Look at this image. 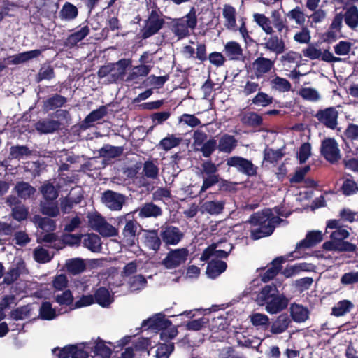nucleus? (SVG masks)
<instances>
[{
  "label": "nucleus",
  "instance_id": "nucleus-1",
  "mask_svg": "<svg viewBox=\"0 0 358 358\" xmlns=\"http://www.w3.org/2000/svg\"><path fill=\"white\" fill-rule=\"evenodd\" d=\"M329 229H333L330 233V240L323 243V248L327 251L335 252H355L357 245L345 241L350 236V231L343 227L341 220H329L327 221L325 229L329 233Z\"/></svg>",
  "mask_w": 358,
  "mask_h": 358
},
{
  "label": "nucleus",
  "instance_id": "nucleus-2",
  "mask_svg": "<svg viewBox=\"0 0 358 358\" xmlns=\"http://www.w3.org/2000/svg\"><path fill=\"white\" fill-rule=\"evenodd\" d=\"M279 213L276 210L265 209L252 215L250 222L258 227L251 231V236L253 239H259L270 236L274 231L275 227L282 221L276 216Z\"/></svg>",
  "mask_w": 358,
  "mask_h": 358
},
{
  "label": "nucleus",
  "instance_id": "nucleus-3",
  "mask_svg": "<svg viewBox=\"0 0 358 358\" xmlns=\"http://www.w3.org/2000/svg\"><path fill=\"white\" fill-rule=\"evenodd\" d=\"M253 21L262 29V31L269 37L264 38V42L262 46L270 52L276 55L285 52L287 49L285 41L282 38L278 35H274V30L271 26V21L269 17L262 13H254L252 15Z\"/></svg>",
  "mask_w": 358,
  "mask_h": 358
},
{
  "label": "nucleus",
  "instance_id": "nucleus-4",
  "mask_svg": "<svg viewBox=\"0 0 358 358\" xmlns=\"http://www.w3.org/2000/svg\"><path fill=\"white\" fill-rule=\"evenodd\" d=\"M196 24V11L194 8H192L185 16L173 22L172 31L179 38H182L187 36L189 29H194Z\"/></svg>",
  "mask_w": 358,
  "mask_h": 358
},
{
  "label": "nucleus",
  "instance_id": "nucleus-5",
  "mask_svg": "<svg viewBox=\"0 0 358 358\" xmlns=\"http://www.w3.org/2000/svg\"><path fill=\"white\" fill-rule=\"evenodd\" d=\"M189 257L187 248L171 250L162 259L161 264L166 269H175L185 264Z\"/></svg>",
  "mask_w": 358,
  "mask_h": 358
},
{
  "label": "nucleus",
  "instance_id": "nucleus-6",
  "mask_svg": "<svg viewBox=\"0 0 358 358\" xmlns=\"http://www.w3.org/2000/svg\"><path fill=\"white\" fill-rule=\"evenodd\" d=\"M232 248V245L225 240L213 243L203 251L201 260L206 261L211 257H227Z\"/></svg>",
  "mask_w": 358,
  "mask_h": 358
},
{
  "label": "nucleus",
  "instance_id": "nucleus-7",
  "mask_svg": "<svg viewBox=\"0 0 358 358\" xmlns=\"http://www.w3.org/2000/svg\"><path fill=\"white\" fill-rule=\"evenodd\" d=\"M28 273V269L26 267L25 262L22 258H15L11 266L5 273L3 282L10 285L18 279L21 275Z\"/></svg>",
  "mask_w": 358,
  "mask_h": 358
},
{
  "label": "nucleus",
  "instance_id": "nucleus-8",
  "mask_svg": "<svg viewBox=\"0 0 358 358\" xmlns=\"http://www.w3.org/2000/svg\"><path fill=\"white\" fill-rule=\"evenodd\" d=\"M320 152L325 159L331 163H334L341 158L338 145L332 138H327L322 141Z\"/></svg>",
  "mask_w": 358,
  "mask_h": 358
},
{
  "label": "nucleus",
  "instance_id": "nucleus-9",
  "mask_svg": "<svg viewBox=\"0 0 358 358\" xmlns=\"http://www.w3.org/2000/svg\"><path fill=\"white\" fill-rule=\"evenodd\" d=\"M227 164L248 176H255L257 173V167L250 161L241 157H229L227 160Z\"/></svg>",
  "mask_w": 358,
  "mask_h": 358
},
{
  "label": "nucleus",
  "instance_id": "nucleus-10",
  "mask_svg": "<svg viewBox=\"0 0 358 358\" xmlns=\"http://www.w3.org/2000/svg\"><path fill=\"white\" fill-rule=\"evenodd\" d=\"M101 201L111 210H120L125 202V196L120 193L108 190L102 194Z\"/></svg>",
  "mask_w": 358,
  "mask_h": 358
},
{
  "label": "nucleus",
  "instance_id": "nucleus-11",
  "mask_svg": "<svg viewBox=\"0 0 358 358\" xmlns=\"http://www.w3.org/2000/svg\"><path fill=\"white\" fill-rule=\"evenodd\" d=\"M164 20L156 11H152L143 29V37L148 38L156 34L162 27Z\"/></svg>",
  "mask_w": 358,
  "mask_h": 358
},
{
  "label": "nucleus",
  "instance_id": "nucleus-12",
  "mask_svg": "<svg viewBox=\"0 0 358 358\" xmlns=\"http://www.w3.org/2000/svg\"><path fill=\"white\" fill-rule=\"evenodd\" d=\"M289 301L283 295L278 292L267 304L265 306V310L269 314H277L287 308Z\"/></svg>",
  "mask_w": 358,
  "mask_h": 358
},
{
  "label": "nucleus",
  "instance_id": "nucleus-13",
  "mask_svg": "<svg viewBox=\"0 0 358 358\" xmlns=\"http://www.w3.org/2000/svg\"><path fill=\"white\" fill-rule=\"evenodd\" d=\"M315 117L326 127L334 129L337 125L338 112L334 108H328L319 110Z\"/></svg>",
  "mask_w": 358,
  "mask_h": 358
},
{
  "label": "nucleus",
  "instance_id": "nucleus-14",
  "mask_svg": "<svg viewBox=\"0 0 358 358\" xmlns=\"http://www.w3.org/2000/svg\"><path fill=\"white\" fill-rule=\"evenodd\" d=\"M171 322L162 313H158L144 320L142 322V328L151 329L154 330H162L170 327Z\"/></svg>",
  "mask_w": 358,
  "mask_h": 358
},
{
  "label": "nucleus",
  "instance_id": "nucleus-15",
  "mask_svg": "<svg viewBox=\"0 0 358 358\" xmlns=\"http://www.w3.org/2000/svg\"><path fill=\"white\" fill-rule=\"evenodd\" d=\"M162 241L167 245H176L183 237L180 230L173 226L163 227L161 231Z\"/></svg>",
  "mask_w": 358,
  "mask_h": 358
},
{
  "label": "nucleus",
  "instance_id": "nucleus-16",
  "mask_svg": "<svg viewBox=\"0 0 358 358\" xmlns=\"http://www.w3.org/2000/svg\"><path fill=\"white\" fill-rule=\"evenodd\" d=\"M138 224L134 220H127L126 224L122 229V242L124 245L132 246L135 244L136 234Z\"/></svg>",
  "mask_w": 358,
  "mask_h": 358
},
{
  "label": "nucleus",
  "instance_id": "nucleus-17",
  "mask_svg": "<svg viewBox=\"0 0 358 358\" xmlns=\"http://www.w3.org/2000/svg\"><path fill=\"white\" fill-rule=\"evenodd\" d=\"M111 68V78L110 81H116L122 78L127 68L131 65V61L128 59H120L115 64H110Z\"/></svg>",
  "mask_w": 358,
  "mask_h": 358
},
{
  "label": "nucleus",
  "instance_id": "nucleus-18",
  "mask_svg": "<svg viewBox=\"0 0 358 358\" xmlns=\"http://www.w3.org/2000/svg\"><path fill=\"white\" fill-rule=\"evenodd\" d=\"M274 62L270 59L265 57H258L253 62L255 73L257 78L262 77L267 73L273 67Z\"/></svg>",
  "mask_w": 358,
  "mask_h": 358
},
{
  "label": "nucleus",
  "instance_id": "nucleus-19",
  "mask_svg": "<svg viewBox=\"0 0 358 358\" xmlns=\"http://www.w3.org/2000/svg\"><path fill=\"white\" fill-rule=\"evenodd\" d=\"M278 292L277 287L274 285H266L257 294L255 301L260 306H265L275 294Z\"/></svg>",
  "mask_w": 358,
  "mask_h": 358
},
{
  "label": "nucleus",
  "instance_id": "nucleus-20",
  "mask_svg": "<svg viewBox=\"0 0 358 358\" xmlns=\"http://www.w3.org/2000/svg\"><path fill=\"white\" fill-rule=\"evenodd\" d=\"M90 345L88 348L93 350L95 358H109L111 355L110 348L101 340H96L90 343Z\"/></svg>",
  "mask_w": 358,
  "mask_h": 358
},
{
  "label": "nucleus",
  "instance_id": "nucleus-21",
  "mask_svg": "<svg viewBox=\"0 0 358 358\" xmlns=\"http://www.w3.org/2000/svg\"><path fill=\"white\" fill-rule=\"evenodd\" d=\"M322 240V234L320 231H313L307 234L306 238L299 242L296 249L308 248L314 246Z\"/></svg>",
  "mask_w": 358,
  "mask_h": 358
},
{
  "label": "nucleus",
  "instance_id": "nucleus-22",
  "mask_svg": "<svg viewBox=\"0 0 358 358\" xmlns=\"http://www.w3.org/2000/svg\"><path fill=\"white\" fill-rule=\"evenodd\" d=\"M143 243L146 247L157 251L161 245V240L156 230L145 231L143 235Z\"/></svg>",
  "mask_w": 358,
  "mask_h": 358
},
{
  "label": "nucleus",
  "instance_id": "nucleus-23",
  "mask_svg": "<svg viewBox=\"0 0 358 358\" xmlns=\"http://www.w3.org/2000/svg\"><path fill=\"white\" fill-rule=\"evenodd\" d=\"M290 322V319L287 314H281L272 323L270 331L273 334H282L287 329Z\"/></svg>",
  "mask_w": 358,
  "mask_h": 358
},
{
  "label": "nucleus",
  "instance_id": "nucleus-24",
  "mask_svg": "<svg viewBox=\"0 0 358 358\" xmlns=\"http://www.w3.org/2000/svg\"><path fill=\"white\" fill-rule=\"evenodd\" d=\"M60 127V123L54 120H42L37 122L35 129L40 134L52 133Z\"/></svg>",
  "mask_w": 358,
  "mask_h": 358
},
{
  "label": "nucleus",
  "instance_id": "nucleus-25",
  "mask_svg": "<svg viewBox=\"0 0 358 358\" xmlns=\"http://www.w3.org/2000/svg\"><path fill=\"white\" fill-rule=\"evenodd\" d=\"M211 261L209 262L206 273L210 278H215L223 273L227 268V264L221 260H215L211 257Z\"/></svg>",
  "mask_w": 358,
  "mask_h": 358
},
{
  "label": "nucleus",
  "instance_id": "nucleus-26",
  "mask_svg": "<svg viewBox=\"0 0 358 358\" xmlns=\"http://www.w3.org/2000/svg\"><path fill=\"white\" fill-rule=\"evenodd\" d=\"M83 246L93 252H98L101 249V242L100 237L95 234H89L83 236Z\"/></svg>",
  "mask_w": 358,
  "mask_h": 358
},
{
  "label": "nucleus",
  "instance_id": "nucleus-27",
  "mask_svg": "<svg viewBox=\"0 0 358 358\" xmlns=\"http://www.w3.org/2000/svg\"><path fill=\"white\" fill-rule=\"evenodd\" d=\"M41 53L40 50H34L24 52L20 54L13 55L8 58L9 63L13 64H19L26 62L31 59L38 57Z\"/></svg>",
  "mask_w": 358,
  "mask_h": 358
},
{
  "label": "nucleus",
  "instance_id": "nucleus-28",
  "mask_svg": "<svg viewBox=\"0 0 358 358\" xmlns=\"http://www.w3.org/2000/svg\"><path fill=\"white\" fill-rule=\"evenodd\" d=\"M290 313L293 320L296 322H305L309 316L308 308L297 303L291 305Z\"/></svg>",
  "mask_w": 358,
  "mask_h": 358
},
{
  "label": "nucleus",
  "instance_id": "nucleus-29",
  "mask_svg": "<svg viewBox=\"0 0 358 358\" xmlns=\"http://www.w3.org/2000/svg\"><path fill=\"white\" fill-rule=\"evenodd\" d=\"M345 24L352 29L358 27V8L355 6H352L345 10L343 15Z\"/></svg>",
  "mask_w": 358,
  "mask_h": 358
},
{
  "label": "nucleus",
  "instance_id": "nucleus-30",
  "mask_svg": "<svg viewBox=\"0 0 358 358\" xmlns=\"http://www.w3.org/2000/svg\"><path fill=\"white\" fill-rule=\"evenodd\" d=\"M236 145L237 141L233 136L224 134L220 137L217 148L220 152L230 153Z\"/></svg>",
  "mask_w": 358,
  "mask_h": 358
},
{
  "label": "nucleus",
  "instance_id": "nucleus-31",
  "mask_svg": "<svg viewBox=\"0 0 358 358\" xmlns=\"http://www.w3.org/2000/svg\"><path fill=\"white\" fill-rule=\"evenodd\" d=\"M224 52L232 60L240 59L243 55V50L240 44L235 41H229L225 44Z\"/></svg>",
  "mask_w": 358,
  "mask_h": 358
},
{
  "label": "nucleus",
  "instance_id": "nucleus-32",
  "mask_svg": "<svg viewBox=\"0 0 358 358\" xmlns=\"http://www.w3.org/2000/svg\"><path fill=\"white\" fill-rule=\"evenodd\" d=\"M249 319L251 324L258 329H266L270 324L269 317L264 313H252Z\"/></svg>",
  "mask_w": 358,
  "mask_h": 358
},
{
  "label": "nucleus",
  "instance_id": "nucleus-33",
  "mask_svg": "<svg viewBox=\"0 0 358 358\" xmlns=\"http://www.w3.org/2000/svg\"><path fill=\"white\" fill-rule=\"evenodd\" d=\"M84 260L80 258H73L66 261L65 267L68 272L73 275H77L83 272L85 269Z\"/></svg>",
  "mask_w": 358,
  "mask_h": 358
},
{
  "label": "nucleus",
  "instance_id": "nucleus-34",
  "mask_svg": "<svg viewBox=\"0 0 358 358\" xmlns=\"http://www.w3.org/2000/svg\"><path fill=\"white\" fill-rule=\"evenodd\" d=\"M33 222L45 232H52L56 229V222L48 217L35 215L33 217Z\"/></svg>",
  "mask_w": 358,
  "mask_h": 358
},
{
  "label": "nucleus",
  "instance_id": "nucleus-35",
  "mask_svg": "<svg viewBox=\"0 0 358 358\" xmlns=\"http://www.w3.org/2000/svg\"><path fill=\"white\" fill-rule=\"evenodd\" d=\"M240 120L243 124L256 127L262 124V118L255 112H244L240 115Z\"/></svg>",
  "mask_w": 358,
  "mask_h": 358
},
{
  "label": "nucleus",
  "instance_id": "nucleus-36",
  "mask_svg": "<svg viewBox=\"0 0 358 358\" xmlns=\"http://www.w3.org/2000/svg\"><path fill=\"white\" fill-rule=\"evenodd\" d=\"M78 14V8L73 4L66 2L59 11V17L62 20L69 21L75 19Z\"/></svg>",
  "mask_w": 358,
  "mask_h": 358
},
{
  "label": "nucleus",
  "instance_id": "nucleus-37",
  "mask_svg": "<svg viewBox=\"0 0 358 358\" xmlns=\"http://www.w3.org/2000/svg\"><path fill=\"white\" fill-rule=\"evenodd\" d=\"M162 214V210L159 207L152 203H148L144 204L139 209V217H157Z\"/></svg>",
  "mask_w": 358,
  "mask_h": 358
},
{
  "label": "nucleus",
  "instance_id": "nucleus-38",
  "mask_svg": "<svg viewBox=\"0 0 358 358\" xmlns=\"http://www.w3.org/2000/svg\"><path fill=\"white\" fill-rule=\"evenodd\" d=\"M353 307L354 305L350 301L342 300L332 308L331 314L336 317H341L349 313Z\"/></svg>",
  "mask_w": 358,
  "mask_h": 358
},
{
  "label": "nucleus",
  "instance_id": "nucleus-39",
  "mask_svg": "<svg viewBox=\"0 0 358 358\" xmlns=\"http://www.w3.org/2000/svg\"><path fill=\"white\" fill-rule=\"evenodd\" d=\"M15 190L18 196L24 199L30 198L36 192L35 188L25 182H17L15 187Z\"/></svg>",
  "mask_w": 358,
  "mask_h": 358
},
{
  "label": "nucleus",
  "instance_id": "nucleus-40",
  "mask_svg": "<svg viewBox=\"0 0 358 358\" xmlns=\"http://www.w3.org/2000/svg\"><path fill=\"white\" fill-rule=\"evenodd\" d=\"M41 212L43 215L55 217L59 215V208L57 203L52 201H42L40 205Z\"/></svg>",
  "mask_w": 358,
  "mask_h": 358
},
{
  "label": "nucleus",
  "instance_id": "nucleus-41",
  "mask_svg": "<svg viewBox=\"0 0 358 358\" xmlns=\"http://www.w3.org/2000/svg\"><path fill=\"white\" fill-rule=\"evenodd\" d=\"M223 16L225 18V26L229 29L235 30L236 22V10L229 5H225L223 8Z\"/></svg>",
  "mask_w": 358,
  "mask_h": 358
},
{
  "label": "nucleus",
  "instance_id": "nucleus-42",
  "mask_svg": "<svg viewBox=\"0 0 358 358\" xmlns=\"http://www.w3.org/2000/svg\"><path fill=\"white\" fill-rule=\"evenodd\" d=\"M106 108L104 106L93 110L84 120V127L85 128L91 127L94 122L102 119L106 115Z\"/></svg>",
  "mask_w": 358,
  "mask_h": 358
},
{
  "label": "nucleus",
  "instance_id": "nucleus-43",
  "mask_svg": "<svg viewBox=\"0 0 358 358\" xmlns=\"http://www.w3.org/2000/svg\"><path fill=\"white\" fill-rule=\"evenodd\" d=\"M38 242H45L50 243L53 248L57 249L62 248L61 240L55 233H41L38 238Z\"/></svg>",
  "mask_w": 358,
  "mask_h": 358
},
{
  "label": "nucleus",
  "instance_id": "nucleus-44",
  "mask_svg": "<svg viewBox=\"0 0 358 358\" xmlns=\"http://www.w3.org/2000/svg\"><path fill=\"white\" fill-rule=\"evenodd\" d=\"M94 298L96 303L103 307H107L113 302L112 296L104 287H101L96 292Z\"/></svg>",
  "mask_w": 358,
  "mask_h": 358
},
{
  "label": "nucleus",
  "instance_id": "nucleus-45",
  "mask_svg": "<svg viewBox=\"0 0 358 358\" xmlns=\"http://www.w3.org/2000/svg\"><path fill=\"white\" fill-rule=\"evenodd\" d=\"M224 206L222 201H209L202 205V209L210 215H217L222 213Z\"/></svg>",
  "mask_w": 358,
  "mask_h": 358
},
{
  "label": "nucleus",
  "instance_id": "nucleus-46",
  "mask_svg": "<svg viewBox=\"0 0 358 358\" xmlns=\"http://www.w3.org/2000/svg\"><path fill=\"white\" fill-rule=\"evenodd\" d=\"M39 314L42 319L51 320L59 315V313H57L55 309L52 308L50 303L45 301L41 304Z\"/></svg>",
  "mask_w": 358,
  "mask_h": 358
},
{
  "label": "nucleus",
  "instance_id": "nucleus-47",
  "mask_svg": "<svg viewBox=\"0 0 358 358\" xmlns=\"http://www.w3.org/2000/svg\"><path fill=\"white\" fill-rule=\"evenodd\" d=\"M283 262L282 257H278L275 259L272 262V266L269 268L265 273L262 275V280L264 282H268L273 278L278 273L280 268V264Z\"/></svg>",
  "mask_w": 358,
  "mask_h": 358
},
{
  "label": "nucleus",
  "instance_id": "nucleus-48",
  "mask_svg": "<svg viewBox=\"0 0 358 358\" xmlns=\"http://www.w3.org/2000/svg\"><path fill=\"white\" fill-rule=\"evenodd\" d=\"M181 141V138L176 137L174 135H169L160 141L159 146L163 150L168 151L178 146Z\"/></svg>",
  "mask_w": 358,
  "mask_h": 358
},
{
  "label": "nucleus",
  "instance_id": "nucleus-49",
  "mask_svg": "<svg viewBox=\"0 0 358 358\" xmlns=\"http://www.w3.org/2000/svg\"><path fill=\"white\" fill-rule=\"evenodd\" d=\"M129 289L131 292H138L143 289L147 285V280L141 275H134L129 281Z\"/></svg>",
  "mask_w": 358,
  "mask_h": 358
},
{
  "label": "nucleus",
  "instance_id": "nucleus-50",
  "mask_svg": "<svg viewBox=\"0 0 358 358\" xmlns=\"http://www.w3.org/2000/svg\"><path fill=\"white\" fill-rule=\"evenodd\" d=\"M88 219L89 226L93 229L98 231L103 223L105 222V218L103 217L97 212L89 213L87 216Z\"/></svg>",
  "mask_w": 358,
  "mask_h": 358
},
{
  "label": "nucleus",
  "instance_id": "nucleus-51",
  "mask_svg": "<svg viewBox=\"0 0 358 358\" xmlns=\"http://www.w3.org/2000/svg\"><path fill=\"white\" fill-rule=\"evenodd\" d=\"M33 255L35 261L41 264L47 263L52 258V255H50L46 249L42 247L36 248Z\"/></svg>",
  "mask_w": 358,
  "mask_h": 358
},
{
  "label": "nucleus",
  "instance_id": "nucleus-52",
  "mask_svg": "<svg viewBox=\"0 0 358 358\" xmlns=\"http://www.w3.org/2000/svg\"><path fill=\"white\" fill-rule=\"evenodd\" d=\"M143 173L145 177L155 179L158 176L159 168L153 162L147 161L143 164Z\"/></svg>",
  "mask_w": 358,
  "mask_h": 358
},
{
  "label": "nucleus",
  "instance_id": "nucleus-53",
  "mask_svg": "<svg viewBox=\"0 0 358 358\" xmlns=\"http://www.w3.org/2000/svg\"><path fill=\"white\" fill-rule=\"evenodd\" d=\"M82 196L73 199L71 194L61 201V208L64 213H69L73 207L81 201Z\"/></svg>",
  "mask_w": 358,
  "mask_h": 358
},
{
  "label": "nucleus",
  "instance_id": "nucleus-54",
  "mask_svg": "<svg viewBox=\"0 0 358 358\" xmlns=\"http://www.w3.org/2000/svg\"><path fill=\"white\" fill-rule=\"evenodd\" d=\"M273 89L279 92H288L291 88L290 83L285 78L280 77H275L271 81Z\"/></svg>",
  "mask_w": 358,
  "mask_h": 358
},
{
  "label": "nucleus",
  "instance_id": "nucleus-55",
  "mask_svg": "<svg viewBox=\"0 0 358 358\" xmlns=\"http://www.w3.org/2000/svg\"><path fill=\"white\" fill-rule=\"evenodd\" d=\"M340 282L343 286H352L358 283V271H350L342 275Z\"/></svg>",
  "mask_w": 358,
  "mask_h": 358
},
{
  "label": "nucleus",
  "instance_id": "nucleus-56",
  "mask_svg": "<svg viewBox=\"0 0 358 358\" xmlns=\"http://www.w3.org/2000/svg\"><path fill=\"white\" fill-rule=\"evenodd\" d=\"M300 96L310 101H317L320 99L318 91L312 87H303L299 91Z\"/></svg>",
  "mask_w": 358,
  "mask_h": 358
},
{
  "label": "nucleus",
  "instance_id": "nucleus-57",
  "mask_svg": "<svg viewBox=\"0 0 358 358\" xmlns=\"http://www.w3.org/2000/svg\"><path fill=\"white\" fill-rule=\"evenodd\" d=\"M287 16L299 25H303L306 22L305 14L299 6L289 11Z\"/></svg>",
  "mask_w": 358,
  "mask_h": 358
},
{
  "label": "nucleus",
  "instance_id": "nucleus-58",
  "mask_svg": "<svg viewBox=\"0 0 358 358\" xmlns=\"http://www.w3.org/2000/svg\"><path fill=\"white\" fill-rule=\"evenodd\" d=\"M41 191L45 201H54L58 196L57 191L50 183L43 185Z\"/></svg>",
  "mask_w": 358,
  "mask_h": 358
},
{
  "label": "nucleus",
  "instance_id": "nucleus-59",
  "mask_svg": "<svg viewBox=\"0 0 358 358\" xmlns=\"http://www.w3.org/2000/svg\"><path fill=\"white\" fill-rule=\"evenodd\" d=\"M151 70V66L149 65H140L135 66L132 72L129 75L128 80H132L138 77L146 76Z\"/></svg>",
  "mask_w": 358,
  "mask_h": 358
},
{
  "label": "nucleus",
  "instance_id": "nucleus-60",
  "mask_svg": "<svg viewBox=\"0 0 358 358\" xmlns=\"http://www.w3.org/2000/svg\"><path fill=\"white\" fill-rule=\"evenodd\" d=\"M122 150L120 147H115L110 145L103 146L101 150V155L104 157L113 158L121 155Z\"/></svg>",
  "mask_w": 358,
  "mask_h": 358
},
{
  "label": "nucleus",
  "instance_id": "nucleus-61",
  "mask_svg": "<svg viewBox=\"0 0 358 358\" xmlns=\"http://www.w3.org/2000/svg\"><path fill=\"white\" fill-rule=\"evenodd\" d=\"M66 102V99L60 95H56L45 102V108L50 110L56 108L62 107Z\"/></svg>",
  "mask_w": 358,
  "mask_h": 358
},
{
  "label": "nucleus",
  "instance_id": "nucleus-62",
  "mask_svg": "<svg viewBox=\"0 0 358 358\" xmlns=\"http://www.w3.org/2000/svg\"><path fill=\"white\" fill-rule=\"evenodd\" d=\"M103 237H113L118 234V230L107 222L106 220L103 223L98 231Z\"/></svg>",
  "mask_w": 358,
  "mask_h": 358
},
{
  "label": "nucleus",
  "instance_id": "nucleus-63",
  "mask_svg": "<svg viewBox=\"0 0 358 358\" xmlns=\"http://www.w3.org/2000/svg\"><path fill=\"white\" fill-rule=\"evenodd\" d=\"M272 101L273 98L264 92H258L252 99V103L262 107L270 105Z\"/></svg>",
  "mask_w": 358,
  "mask_h": 358
},
{
  "label": "nucleus",
  "instance_id": "nucleus-64",
  "mask_svg": "<svg viewBox=\"0 0 358 358\" xmlns=\"http://www.w3.org/2000/svg\"><path fill=\"white\" fill-rule=\"evenodd\" d=\"M173 343L162 344L158 346L156 350L157 358H169V355L173 351Z\"/></svg>",
  "mask_w": 358,
  "mask_h": 358
}]
</instances>
